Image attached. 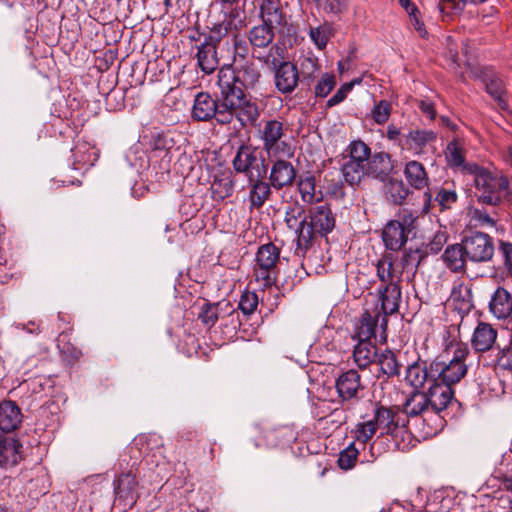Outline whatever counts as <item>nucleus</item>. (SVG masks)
<instances>
[{
  "label": "nucleus",
  "instance_id": "f257e3e1",
  "mask_svg": "<svg viewBox=\"0 0 512 512\" xmlns=\"http://www.w3.org/2000/svg\"><path fill=\"white\" fill-rule=\"evenodd\" d=\"M262 82L260 68L253 61H240L235 65L225 64L218 72L217 84L231 99L237 91L247 94L257 92Z\"/></svg>",
  "mask_w": 512,
  "mask_h": 512
},
{
  "label": "nucleus",
  "instance_id": "f03ea898",
  "mask_svg": "<svg viewBox=\"0 0 512 512\" xmlns=\"http://www.w3.org/2000/svg\"><path fill=\"white\" fill-rule=\"evenodd\" d=\"M306 221L305 230H301L300 239L296 241L295 255L310 261L307 254L312 250L314 238L331 233L336 226V217L330 205L322 203L308 209Z\"/></svg>",
  "mask_w": 512,
  "mask_h": 512
},
{
  "label": "nucleus",
  "instance_id": "7ed1b4c3",
  "mask_svg": "<svg viewBox=\"0 0 512 512\" xmlns=\"http://www.w3.org/2000/svg\"><path fill=\"white\" fill-rule=\"evenodd\" d=\"M218 97H213L207 92H200L195 96L191 117L198 122L215 120L220 125H228L233 122V99L219 89Z\"/></svg>",
  "mask_w": 512,
  "mask_h": 512
},
{
  "label": "nucleus",
  "instance_id": "20e7f679",
  "mask_svg": "<svg viewBox=\"0 0 512 512\" xmlns=\"http://www.w3.org/2000/svg\"><path fill=\"white\" fill-rule=\"evenodd\" d=\"M474 183L476 197L483 204L495 206L508 194V179L483 167L475 168Z\"/></svg>",
  "mask_w": 512,
  "mask_h": 512
},
{
  "label": "nucleus",
  "instance_id": "39448f33",
  "mask_svg": "<svg viewBox=\"0 0 512 512\" xmlns=\"http://www.w3.org/2000/svg\"><path fill=\"white\" fill-rule=\"evenodd\" d=\"M468 354L469 349L466 345H457L450 360L446 361L442 357H436L430 363V373L434 376L435 381L451 387L459 383L467 374L465 360Z\"/></svg>",
  "mask_w": 512,
  "mask_h": 512
},
{
  "label": "nucleus",
  "instance_id": "423d86ee",
  "mask_svg": "<svg viewBox=\"0 0 512 512\" xmlns=\"http://www.w3.org/2000/svg\"><path fill=\"white\" fill-rule=\"evenodd\" d=\"M286 130L284 123L276 119L263 121L260 125L259 139L270 159L293 155L291 145L285 140Z\"/></svg>",
  "mask_w": 512,
  "mask_h": 512
},
{
  "label": "nucleus",
  "instance_id": "0eeeda50",
  "mask_svg": "<svg viewBox=\"0 0 512 512\" xmlns=\"http://www.w3.org/2000/svg\"><path fill=\"white\" fill-rule=\"evenodd\" d=\"M397 414L387 407H375L373 417L356 425L355 439L362 444L367 443L378 430L383 434H391L398 427Z\"/></svg>",
  "mask_w": 512,
  "mask_h": 512
},
{
  "label": "nucleus",
  "instance_id": "6e6552de",
  "mask_svg": "<svg viewBox=\"0 0 512 512\" xmlns=\"http://www.w3.org/2000/svg\"><path fill=\"white\" fill-rule=\"evenodd\" d=\"M280 261V249L273 243L263 244L258 248L255 258L254 277L260 286L271 287L279 274L277 264Z\"/></svg>",
  "mask_w": 512,
  "mask_h": 512
},
{
  "label": "nucleus",
  "instance_id": "1a4fd4ad",
  "mask_svg": "<svg viewBox=\"0 0 512 512\" xmlns=\"http://www.w3.org/2000/svg\"><path fill=\"white\" fill-rule=\"evenodd\" d=\"M232 164L234 170L237 173L244 174L249 181L263 179L268 170L265 158L257 148L250 145L240 146Z\"/></svg>",
  "mask_w": 512,
  "mask_h": 512
},
{
  "label": "nucleus",
  "instance_id": "9d476101",
  "mask_svg": "<svg viewBox=\"0 0 512 512\" xmlns=\"http://www.w3.org/2000/svg\"><path fill=\"white\" fill-rule=\"evenodd\" d=\"M466 256L473 263H485L494 255L493 239L485 233L473 232L462 239Z\"/></svg>",
  "mask_w": 512,
  "mask_h": 512
},
{
  "label": "nucleus",
  "instance_id": "9b49d317",
  "mask_svg": "<svg viewBox=\"0 0 512 512\" xmlns=\"http://www.w3.org/2000/svg\"><path fill=\"white\" fill-rule=\"evenodd\" d=\"M258 16L262 23L282 32L289 21L287 3L282 0H258Z\"/></svg>",
  "mask_w": 512,
  "mask_h": 512
},
{
  "label": "nucleus",
  "instance_id": "f8f14e48",
  "mask_svg": "<svg viewBox=\"0 0 512 512\" xmlns=\"http://www.w3.org/2000/svg\"><path fill=\"white\" fill-rule=\"evenodd\" d=\"M233 106V120L237 119L242 127L256 124L261 111L258 103L249 94L237 91V94H233Z\"/></svg>",
  "mask_w": 512,
  "mask_h": 512
},
{
  "label": "nucleus",
  "instance_id": "ddd939ff",
  "mask_svg": "<svg viewBox=\"0 0 512 512\" xmlns=\"http://www.w3.org/2000/svg\"><path fill=\"white\" fill-rule=\"evenodd\" d=\"M269 175L271 186L275 190H281L284 187L292 186L296 180V169L293 164L283 157L273 158Z\"/></svg>",
  "mask_w": 512,
  "mask_h": 512
},
{
  "label": "nucleus",
  "instance_id": "4468645a",
  "mask_svg": "<svg viewBox=\"0 0 512 512\" xmlns=\"http://www.w3.org/2000/svg\"><path fill=\"white\" fill-rule=\"evenodd\" d=\"M379 299L381 302V311L383 313L381 327L387 326V316L393 315L399 311L402 293L400 284L390 283L381 285L378 288Z\"/></svg>",
  "mask_w": 512,
  "mask_h": 512
},
{
  "label": "nucleus",
  "instance_id": "2eb2a0df",
  "mask_svg": "<svg viewBox=\"0 0 512 512\" xmlns=\"http://www.w3.org/2000/svg\"><path fill=\"white\" fill-rule=\"evenodd\" d=\"M335 387L342 402L357 399L362 390L361 376L356 370L350 369L338 376Z\"/></svg>",
  "mask_w": 512,
  "mask_h": 512
},
{
  "label": "nucleus",
  "instance_id": "dca6fc26",
  "mask_svg": "<svg viewBox=\"0 0 512 512\" xmlns=\"http://www.w3.org/2000/svg\"><path fill=\"white\" fill-rule=\"evenodd\" d=\"M425 395L430 403L431 410L435 413H440L452 402L454 390L451 386L442 382L432 381Z\"/></svg>",
  "mask_w": 512,
  "mask_h": 512
},
{
  "label": "nucleus",
  "instance_id": "f3484780",
  "mask_svg": "<svg viewBox=\"0 0 512 512\" xmlns=\"http://www.w3.org/2000/svg\"><path fill=\"white\" fill-rule=\"evenodd\" d=\"M275 70V86L282 94L292 93L299 81V72L297 67L292 63H282Z\"/></svg>",
  "mask_w": 512,
  "mask_h": 512
},
{
  "label": "nucleus",
  "instance_id": "a211bd4d",
  "mask_svg": "<svg viewBox=\"0 0 512 512\" xmlns=\"http://www.w3.org/2000/svg\"><path fill=\"white\" fill-rule=\"evenodd\" d=\"M367 169V177L385 181L393 170V165L389 154L378 152L371 154L367 162L364 163Z\"/></svg>",
  "mask_w": 512,
  "mask_h": 512
},
{
  "label": "nucleus",
  "instance_id": "6ab92c4d",
  "mask_svg": "<svg viewBox=\"0 0 512 512\" xmlns=\"http://www.w3.org/2000/svg\"><path fill=\"white\" fill-rule=\"evenodd\" d=\"M379 318L380 312L378 310L373 312L364 311L355 323L353 338L358 341H371L372 338H375Z\"/></svg>",
  "mask_w": 512,
  "mask_h": 512
},
{
  "label": "nucleus",
  "instance_id": "aec40b11",
  "mask_svg": "<svg viewBox=\"0 0 512 512\" xmlns=\"http://www.w3.org/2000/svg\"><path fill=\"white\" fill-rule=\"evenodd\" d=\"M497 339V330L492 325L479 322L474 329L471 345L477 352H486L494 347Z\"/></svg>",
  "mask_w": 512,
  "mask_h": 512
},
{
  "label": "nucleus",
  "instance_id": "412c9836",
  "mask_svg": "<svg viewBox=\"0 0 512 512\" xmlns=\"http://www.w3.org/2000/svg\"><path fill=\"white\" fill-rule=\"evenodd\" d=\"M23 415L19 406L10 400L0 403V430L12 432L22 423Z\"/></svg>",
  "mask_w": 512,
  "mask_h": 512
},
{
  "label": "nucleus",
  "instance_id": "4be33fe9",
  "mask_svg": "<svg viewBox=\"0 0 512 512\" xmlns=\"http://www.w3.org/2000/svg\"><path fill=\"white\" fill-rule=\"evenodd\" d=\"M445 266L453 273H461L466 269L468 256L463 242L448 245L441 256Z\"/></svg>",
  "mask_w": 512,
  "mask_h": 512
},
{
  "label": "nucleus",
  "instance_id": "5701e85b",
  "mask_svg": "<svg viewBox=\"0 0 512 512\" xmlns=\"http://www.w3.org/2000/svg\"><path fill=\"white\" fill-rule=\"evenodd\" d=\"M406 382L418 391L423 388L425 384H430L435 381L434 376L430 373V365L427 366L426 362H414L406 369L405 374Z\"/></svg>",
  "mask_w": 512,
  "mask_h": 512
},
{
  "label": "nucleus",
  "instance_id": "b1692460",
  "mask_svg": "<svg viewBox=\"0 0 512 512\" xmlns=\"http://www.w3.org/2000/svg\"><path fill=\"white\" fill-rule=\"evenodd\" d=\"M490 312L498 319H505L512 313V296L503 287H498L489 302Z\"/></svg>",
  "mask_w": 512,
  "mask_h": 512
},
{
  "label": "nucleus",
  "instance_id": "393cba45",
  "mask_svg": "<svg viewBox=\"0 0 512 512\" xmlns=\"http://www.w3.org/2000/svg\"><path fill=\"white\" fill-rule=\"evenodd\" d=\"M196 59L205 74L213 73L219 66L217 48L204 41L197 45Z\"/></svg>",
  "mask_w": 512,
  "mask_h": 512
},
{
  "label": "nucleus",
  "instance_id": "a878e982",
  "mask_svg": "<svg viewBox=\"0 0 512 512\" xmlns=\"http://www.w3.org/2000/svg\"><path fill=\"white\" fill-rule=\"evenodd\" d=\"M408 233L400 227L398 222L389 221L382 231L385 247L392 251L400 250L408 240Z\"/></svg>",
  "mask_w": 512,
  "mask_h": 512
},
{
  "label": "nucleus",
  "instance_id": "bb28decb",
  "mask_svg": "<svg viewBox=\"0 0 512 512\" xmlns=\"http://www.w3.org/2000/svg\"><path fill=\"white\" fill-rule=\"evenodd\" d=\"M275 32H277L275 28H270L264 23L254 26L249 31V42L253 47L255 56L260 53V49L268 48L272 44Z\"/></svg>",
  "mask_w": 512,
  "mask_h": 512
},
{
  "label": "nucleus",
  "instance_id": "cd10ccee",
  "mask_svg": "<svg viewBox=\"0 0 512 512\" xmlns=\"http://www.w3.org/2000/svg\"><path fill=\"white\" fill-rule=\"evenodd\" d=\"M307 213L304 207L297 201L286 207L284 221L288 229L293 230L297 235V241L300 239L301 230H305L307 225Z\"/></svg>",
  "mask_w": 512,
  "mask_h": 512
},
{
  "label": "nucleus",
  "instance_id": "c85d7f7f",
  "mask_svg": "<svg viewBox=\"0 0 512 512\" xmlns=\"http://www.w3.org/2000/svg\"><path fill=\"white\" fill-rule=\"evenodd\" d=\"M404 175L411 187L417 190L428 187L429 177L422 163L416 160L407 162L404 168Z\"/></svg>",
  "mask_w": 512,
  "mask_h": 512
},
{
  "label": "nucleus",
  "instance_id": "c756f323",
  "mask_svg": "<svg viewBox=\"0 0 512 512\" xmlns=\"http://www.w3.org/2000/svg\"><path fill=\"white\" fill-rule=\"evenodd\" d=\"M71 152L75 169H81L85 166L91 167L98 160L97 150L85 141H78Z\"/></svg>",
  "mask_w": 512,
  "mask_h": 512
},
{
  "label": "nucleus",
  "instance_id": "7c9ffc66",
  "mask_svg": "<svg viewBox=\"0 0 512 512\" xmlns=\"http://www.w3.org/2000/svg\"><path fill=\"white\" fill-rule=\"evenodd\" d=\"M232 22L222 21L219 24L214 25L207 34H203V41L211 44L218 48L220 44L230 45L232 36L235 34L232 32Z\"/></svg>",
  "mask_w": 512,
  "mask_h": 512
},
{
  "label": "nucleus",
  "instance_id": "2f4dec72",
  "mask_svg": "<svg viewBox=\"0 0 512 512\" xmlns=\"http://www.w3.org/2000/svg\"><path fill=\"white\" fill-rule=\"evenodd\" d=\"M137 481L132 473H122L114 481V492L120 499L129 501L131 504L135 502Z\"/></svg>",
  "mask_w": 512,
  "mask_h": 512
},
{
  "label": "nucleus",
  "instance_id": "473e14b6",
  "mask_svg": "<svg viewBox=\"0 0 512 512\" xmlns=\"http://www.w3.org/2000/svg\"><path fill=\"white\" fill-rule=\"evenodd\" d=\"M377 276L381 281V285L390 283L400 284L402 281V270L394 267L393 261L389 256L381 258L376 265Z\"/></svg>",
  "mask_w": 512,
  "mask_h": 512
},
{
  "label": "nucleus",
  "instance_id": "72a5a7b5",
  "mask_svg": "<svg viewBox=\"0 0 512 512\" xmlns=\"http://www.w3.org/2000/svg\"><path fill=\"white\" fill-rule=\"evenodd\" d=\"M436 137V133L432 130H411L406 135L405 144L409 150L420 154L428 144L436 140Z\"/></svg>",
  "mask_w": 512,
  "mask_h": 512
},
{
  "label": "nucleus",
  "instance_id": "f704fd0d",
  "mask_svg": "<svg viewBox=\"0 0 512 512\" xmlns=\"http://www.w3.org/2000/svg\"><path fill=\"white\" fill-rule=\"evenodd\" d=\"M377 347L371 341H358L354 347V361L360 369L367 368L377 358Z\"/></svg>",
  "mask_w": 512,
  "mask_h": 512
},
{
  "label": "nucleus",
  "instance_id": "c9c22d12",
  "mask_svg": "<svg viewBox=\"0 0 512 512\" xmlns=\"http://www.w3.org/2000/svg\"><path fill=\"white\" fill-rule=\"evenodd\" d=\"M431 409L424 391H414L404 403V411L409 417H417Z\"/></svg>",
  "mask_w": 512,
  "mask_h": 512
},
{
  "label": "nucleus",
  "instance_id": "e433bc0d",
  "mask_svg": "<svg viewBox=\"0 0 512 512\" xmlns=\"http://www.w3.org/2000/svg\"><path fill=\"white\" fill-rule=\"evenodd\" d=\"M297 185L304 203L312 204L322 199L321 192L316 193V180L313 175L307 173L306 175L300 176Z\"/></svg>",
  "mask_w": 512,
  "mask_h": 512
},
{
  "label": "nucleus",
  "instance_id": "4c0bfd02",
  "mask_svg": "<svg viewBox=\"0 0 512 512\" xmlns=\"http://www.w3.org/2000/svg\"><path fill=\"white\" fill-rule=\"evenodd\" d=\"M365 162H356L346 160L342 167V175L349 185L353 186L359 184L365 177H367V169Z\"/></svg>",
  "mask_w": 512,
  "mask_h": 512
},
{
  "label": "nucleus",
  "instance_id": "58836bf2",
  "mask_svg": "<svg viewBox=\"0 0 512 512\" xmlns=\"http://www.w3.org/2000/svg\"><path fill=\"white\" fill-rule=\"evenodd\" d=\"M285 48L280 43L271 44L266 54L258 53L256 58L266 65L276 69L282 65V63H289L285 61Z\"/></svg>",
  "mask_w": 512,
  "mask_h": 512
},
{
  "label": "nucleus",
  "instance_id": "ea45409f",
  "mask_svg": "<svg viewBox=\"0 0 512 512\" xmlns=\"http://www.w3.org/2000/svg\"><path fill=\"white\" fill-rule=\"evenodd\" d=\"M377 362L380 366L381 372L388 378L400 375L401 365L397 360L394 352L389 349L384 350L378 354Z\"/></svg>",
  "mask_w": 512,
  "mask_h": 512
},
{
  "label": "nucleus",
  "instance_id": "a19ab883",
  "mask_svg": "<svg viewBox=\"0 0 512 512\" xmlns=\"http://www.w3.org/2000/svg\"><path fill=\"white\" fill-rule=\"evenodd\" d=\"M252 183V187L249 193V198L252 206L261 207L266 202L271 194V184L267 183L262 179H253L250 181Z\"/></svg>",
  "mask_w": 512,
  "mask_h": 512
},
{
  "label": "nucleus",
  "instance_id": "79ce46f5",
  "mask_svg": "<svg viewBox=\"0 0 512 512\" xmlns=\"http://www.w3.org/2000/svg\"><path fill=\"white\" fill-rule=\"evenodd\" d=\"M486 91L498 103L501 109L507 107L506 93L503 81L493 76L486 81Z\"/></svg>",
  "mask_w": 512,
  "mask_h": 512
},
{
  "label": "nucleus",
  "instance_id": "37998d69",
  "mask_svg": "<svg viewBox=\"0 0 512 512\" xmlns=\"http://www.w3.org/2000/svg\"><path fill=\"white\" fill-rule=\"evenodd\" d=\"M334 31L331 24L325 22L317 27H310L309 36L313 43L319 48L326 47L329 39L333 36Z\"/></svg>",
  "mask_w": 512,
  "mask_h": 512
},
{
  "label": "nucleus",
  "instance_id": "c03bdc74",
  "mask_svg": "<svg viewBox=\"0 0 512 512\" xmlns=\"http://www.w3.org/2000/svg\"><path fill=\"white\" fill-rule=\"evenodd\" d=\"M233 192V182L228 177H215L211 183L212 198L216 201L224 200Z\"/></svg>",
  "mask_w": 512,
  "mask_h": 512
},
{
  "label": "nucleus",
  "instance_id": "a18cd8bd",
  "mask_svg": "<svg viewBox=\"0 0 512 512\" xmlns=\"http://www.w3.org/2000/svg\"><path fill=\"white\" fill-rule=\"evenodd\" d=\"M219 306L220 303L205 302L200 308L198 319L207 328L213 327L219 319Z\"/></svg>",
  "mask_w": 512,
  "mask_h": 512
},
{
  "label": "nucleus",
  "instance_id": "49530a36",
  "mask_svg": "<svg viewBox=\"0 0 512 512\" xmlns=\"http://www.w3.org/2000/svg\"><path fill=\"white\" fill-rule=\"evenodd\" d=\"M348 161L367 162L371 155L370 147L361 140L352 141L348 148Z\"/></svg>",
  "mask_w": 512,
  "mask_h": 512
},
{
  "label": "nucleus",
  "instance_id": "de8ad7c7",
  "mask_svg": "<svg viewBox=\"0 0 512 512\" xmlns=\"http://www.w3.org/2000/svg\"><path fill=\"white\" fill-rule=\"evenodd\" d=\"M392 112V105L387 100L376 102L371 110V117L377 125H384Z\"/></svg>",
  "mask_w": 512,
  "mask_h": 512
},
{
  "label": "nucleus",
  "instance_id": "09e8293b",
  "mask_svg": "<svg viewBox=\"0 0 512 512\" xmlns=\"http://www.w3.org/2000/svg\"><path fill=\"white\" fill-rule=\"evenodd\" d=\"M388 197L394 204H402L409 195V190L401 180L390 181L387 191Z\"/></svg>",
  "mask_w": 512,
  "mask_h": 512
},
{
  "label": "nucleus",
  "instance_id": "8fccbe9b",
  "mask_svg": "<svg viewBox=\"0 0 512 512\" xmlns=\"http://www.w3.org/2000/svg\"><path fill=\"white\" fill-rule=\"evenodd\" d=\"M465 5L466 3H463L461 0H439L437 9L442 15L443 20H445V18L459 14Z\"/></svg>",
  "mask_w": 512,
  "mask_h": 512
},
{
  "label": "nucleus",
  "instance_id": "3c124183",
  "mask_svg": "<svg viewBox=\"0 0 512 512\" xmlns=\"http://www.w3.org/2000/svg\"><path fill=\"white\" fill-rule=\"evenodd\" d=\"M359 451L354 443H351L343 451L340 452L338 458V465L343 470L351 469L357 460Z\"/></svg>",
  "mask_w": 512,
  "mask_h": 512
},
{
  "label": "nucleus",
  "instance_id": "603ef678",
  "mask_svg": "<svg viewBox=\"0 0 512 512\" xmlns=\"http://www.w3.org/2000/svg\"><path fill=\"white\" fill-rule=\"evenodd\" d=\"M299 67V77L301 76L303 79L309 80L315 78L319 70L317 59L312 57L301 58Z\"/></svg>",
  "mask_w": 512,
  "mask_h": 512
},
{
  "label": "nucleus",
  "instance_id": "864d4df0",
  "mask_svg": "<svg viewBox=\"0 0 512 512\" xmlns=\"http://www.w3.org/2000/svg\"><path fill=\"white\" fill-rule=\"evenodd\" d=\"M457 199L456 191L448 188H441L435 196V201L438 203L441 210L450 209L452 205L456 203Z\"/></svg>",
  "mask_w": 512,
  "mask_h": 512
},
{
  "label": "nucleus",
  "instance_id": "5fc2aeb1",
  "mask_svg": "<svg viewBox=\"0 0 512 512\" xmlns=\"http://www.w3.org/2000/svg\"><path fill=\"white\" fill-rule=\"evenodd\" d=\"M258 306V296L255 292L245 291L239 300L238 307L246 315L252 314Z\"/></svg>",
  "mask_w": 512,
  "mask_h": 512
},
{
  "label": "nucleus",
  "instance_id": "6e6d98bb",
  "mask_svg": "<svg viewBox=\"0 0 512 512\" xmlns=\"http://www.w3.org/2000/svg\"><path fill=\"white\" fill-rule=\"evenodd\" d=\"M417 217L418 216L416 215V213L407 209H403L398 212V214L396 215V219L391 221L398 222L400 227L403 228V230H405L408 234H410L415 228L414 223Z\"/></svg>",
  "mask_w": 512,
  "mask_h": 512
},
{
  "label": "nucleus",
  "instance_id": "4d7b16f0",
  "mask_svg": "<svg viewBox=\"0 0 512 512\" xmlns=\"http://www.w3.org/2000/svg\"><path fill=\"white\" fill-rule=\"evenodd\" d=\"M446 158L450 166L460 167L464 163L462 148L455 141L448 144Z\"/></svg>",
  "mask_w": 512,
  "mask_h": 512
},
{
  "label": "nucleus",
  "instance_id": "13d9d810",
  "mask_svg": "<svg viewBox=\"0 0 512 512\" xmlns=\"http://www.w3.org/2000/svg\"><path fill=\"white\" fill-rule=\"evenodd\" d=\"M325 425L337 429L346 423L347 415L342 408H335L329 415L320 419Z\"/></svg>",
  "mask_w": 512,
  "mask_h": 512
},
{
  "label": "nucleus",
  "instance_id": "bf43d9fd",
  "mask_svg": "<svg viewBox=\"0 0 512 512\" xmlns=\"http://www.w3.org/2000/svg\"><path fill=\"white\" fill-rule=\"evenodd\" d=\"M336 82L334 75L324 74L315 86V95L317 97H326L334 88Z\"/></svg>",
  "mask_w": 512,
  "mask_h": 512
},
{
  "label": "nucleus",
  "instance_id": "052dcab7",
  "mask_svg": "<svg viewBox=\"0 0 512 512\" xmlns=\"http://www.w3.org/2000/svg\"><path fill=\"white\" fill-rule=\"evenodd\" d=\"M230 45L234 49L233 61L234 64L240 61H246L245 56L248 52L247 44L244 40L240 39L237 34H234L231 38Z\"/></svg>",
  "mask_w": 512,
  "mask_h": 512
},
{
  "label": "nucleus",
  "instance_id": "680f3d73",
  "mask_svg": "<svg viewBox=\"0 0 512 512\" xmlns=\"http://www.w3.org/2000/svg\"><path fill=\"white\" fill-rule=\"evenodd\" d=\"M317 5L327 13L339 14L342 13L345 8V0H315Z\"/></svg>",
  "mask_w": 512,
  "mask_h": 512
},
{
  "label": "nucleus",
  "instance_id": "e2e57ef3",
  "mask_svg": "<svg viewBox=\"0 0 512 512\" xmlns=\"http://www.w3.org/2000/svg\"><path fill=\"white\" fill-rule=\"evenodd\" d=\"M447 240V232L441 230L437 231L427 245L429 252L433 254L439 253L442 250L443 246L446 244Z\"/></svg>",
  "mask_w": 512,
  "mask_h": 512
},
{
  "label": "nucleus",
  "instance_id": "0e129e2a",
  "mask_svg": "<svg viewBox=\"0 0 512 512\" xmlns=\"http://www.w3.org/2000/svg\"><path fill=\"white\" fill-rule=\"evenodd\" d=\"M497 365L500 369L510 372L512 374V347L503 348L499 350L497 357Z\"/></svg>",
  "mask_w": 512,
  "mask_h": 512
},
{
  "label": "nucleus",
  "instance_id": "69168bd1",
  "mask_svg": "<svg viewBox=\"0 0 512 512\" xmlns=\"http://www.w3.org/2000/svg\"><path fill=\"white\" fill-rule=\"evenodd\" d=\"M353 83L343 84L337 92L327 101V107H333L346 98L347 94L352 90Z\"/></svg>",
  "mask_w": 512,
  "mask_h": 512
},
{
  "label": "nucleus",
  "instance_id": "338daca9",
  "mask_svg": "<svg viewBox=\"0 0 512 512\" xmlns=\"http://www.w3.org/2000/svg\"><path fill=\"white\" fill-rule=\"evenodd\" d=\"M418 13L419 11L417 7H413L411 9V12H409L410 22L414 29L419 33V35L421 37H425L427 35V31L425 29L424 23L419 19L417 15Z\"/></svg>",
  "mask_w": 512,
  "mask_h": 512
},
{
  "label": "nucleus",
  "instance_id": "774afa93",
  "mask_svg": "<svg viewBox=\"0 0 512 512\" xmlns=\"http://www.w3.org/2000/svg\"><path fill=\"white\" fill-rule=\"evenodd\" d=\"M500 250L503 254L505 265L512 273V244L508 242H501Z\"/></svg>",
  "mask_w": 512,
  "mask_h": 512
}]
</instances>
